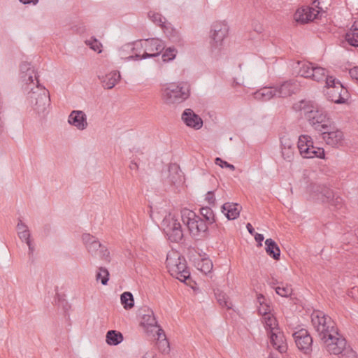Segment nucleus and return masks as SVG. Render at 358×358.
Masks as SVG:
<instances>
[{
	"instance_id": "nucleus-33",
	"label": "nucleus",
	"mask_w": 358,
	"mask_h": 358,
	"mask_svg": "<svg viewBox=\"0 0 358 358\" xmlns=\"http://www.w3.org/2000/svg\"><path fill=\"white\" fill-rule=\"evenodd\" d=\"M304 158H319L324 159L325 157L324 150L322 148L315 147L313 144L302 155Z\"/></svg>"
},
{
	"instance_id": "nucleus-44",
	"label": "nucleus",
	"mask_w": 358,
	"mask_h": 358,
	"mask_svg": "<svg viewBox=\"0 0 358 358\" xmlns=\"http://www.w3.org/2000/svg\"><path fill=\"white\" fill-rule=\"evenodd\" d=\"M177 53V50L174 47L167 48L162 55V58L164 62H170L175 59Z\"/></svg>"
},
{
	"instance_id": "nucleus-40",
	"label": "nucleus",
	"mask_w": 358,
	"mask_h": 358,
	"mask_svg": "<svg viewBox=\"0 0 358 358\" xmlns=\"http://www.w3.org/2000/svg\"><path fill=\"white\" fill-rule=\"evenodd\" d=\"M257 301L260 304V306L258 309L259 313L264 316L269 315L271 312V308L268 304L265 303V297L262 294H259L257 297Z\"/></svg>"
},
{
	"instance_id": "nucleus-52",
	"label": "nucleus",
	"mask_w": 358,
	"mask_h": 358,
	"mask_svg": "<svg viewBox=\"0 0 358 358\" xmlns=\"http://www.w3.org/2000/svg\"><path fill=\"white\" fill-rule=\"evenodd\" d=\"M205 200L209 205L214 206L215 205V196L214 191H208L205 197Z\"/></svg>"
},
{
	"instance_id": "nucleus-20",
	"label": "nucleus",
	"mask_w": 358,
	"mask_h": 358,
	"mask_svg": "<svg viewBox=\"0 0 358 358\" xmlns=\"http://www.w3.org/2000/svg\"><path fill=\"white\" fill-rule=\"evenodd\" d=\"M317 108V106L315 103L306 99L301 100L293 105V109L303 114L306 120L313 114Z\"/></svg>"
},
{
	"instance_id": "nucleus-46",
	"label": "nucleus",
	"mask_w": 358,
	"mask_h": 358,
	"mask_svg": "<svg viewBox=\"0 0 358 358\" xmlns=\"http://www.w3.org/2000/svg\"><path fill=\"white\" fill-rule=\"evenodd\" d=\"M275 289L276 293L282 297H287L292 293V289L289 285L278 286L275 288Z\"/></svg>"
},
{
	"instance_id": "nucleus-14",
	"label": "nucleus",
	"mask_w": 358,
	"mask_h": 358,
	"mask_svg": "<svg viewBox=\"0 0 358 358\" xmlns=\"http://www.w3.org/2000/svg\"><path fill=\"white\" fill-rule=\"evenodd\" d=\"M297 348L304 354H310L312 351L313 338L308 331L301 329L292 334Z\"/></svg>"
},
{
	"instance_id": "nucleus-25",
	"label": "nucleus",
	"mask_w": 358,
	"mask_h": 358,
	"mask_svg": "<svg viewBox=\"0 0 358 358\" xmlns=\"http://www.w3.org/2000/svg\"><path fill=\"white\" fill-rule=\"evenodd\" d=\"M143 312L141 321V325L149 331L152 328H158L157 320L154 315L153 311L148 308L142 309Z\"/></svg>"
},
{
	"instance_id": "nucleus-36",
	"label": "nucleus",
	"mask_w": 358,
	"mask_h": 358,
	"mask_svg": "<svg viewBox=\"0 0 358 358\" xmlns=\"http://www.w3.org/2000/svg\"><path fill=\"white\" fill-rule=\"evenodd\" d=\"M216 299L220 306L231 309L232 308V303L230 301L229 296L224 292L217 290L215 293Z\"/></svg>"
},
{
	"instance_id": "nucleus-18",
	"label": "nucleus",
	"mask_w": 358,
	"mask_h": 358,
	"mask_svg": "<svg viewBox=\"0 0 358 358\" xmlns=\"http://www.w3.org/2000/svg\"><path fill=\"white\" fill-rule=\"evenodd\" d=\"M182 120L187 127L196 130L203 126L202 119L190 108H187L183 111Z\"/></svg>"
},
{
	"instance_id": "nucleus-3",
	"label": "nucleus",
	"mask_w": 358,
	"mask_h": 358,
	"mask_svg": "<svg viewBox=\"0 0 358 358\" xmlns=\"http://www.w3.org/2000/svg\"><path fill=\"white\" fill-rule=\"evenodd\" d=\"M325 1L314 0L310 6H306L299 8L294 15V20L297 23L303 24L315 19L321 18L327 9V7L324 6Z\"/></svg>"
},
{
	"instance_id": "nucleus-29",
	"label": "nucleus",
	"mask_w": 358,
	"mask_h": 358,
	"mask_svg": "<svg viewBox=\"0 0 358 358\" xmlns=\"http://www.w3.org/2000/svg\"><path fill=\"white\" fill-rule=\"evenodd\" d=\"M222 212L228 220H235L239 216L240 207L238 203H225L222 206Z\"/></svg>"
},
{
	"instance_id": "nucleus-12",
	"label": "nucleus",
	"mask_w": 358,
	"mask_h": 358,
	"mask_svg": "<svg viewBox=\"0 0 358 358\" xmlns=\"http://www.w3.org/2000/svg\"><path fill=\"white\" fill-rule=\"evenodd\" d=\"M20 78L24 83L22 86L24 91L29 90V86H34L38 80V73L30 66L28 62H22L20 66Z\"/></svg>"
},
{
	"instance_id": "nucleus-48",
	"label": "nucleus",
	"mask_w": 358,
	"mask_h": 358,
	"mask_svg": "<svg viewBox=\"0 0 358 358\" xmlns=\"http://www.w3.org/2000/svg\"><path fill=\"white\" fill-rule=\"evenodd\" d=\"M96 257H99L101 259L109 262L110 261V252L105 247L102 246L101 249L99 250L98 255H96Z\"/></svg>"
},
{
	"instance_id": "nucleus-8",
	"label": "nucleus",
	"mask_w": 358,
	"mask_h": 358,
	"mask_svg": "<svg viewBox=\"0 0 358 358\" xmlns=\"http://www.w3.org/2000/svg\"><path fill=\"white\" fill-rule=\"evenodd\" d=\"M301 65L299 74L306 78H310L316 82H323L327 76L325 69L317 66L311 62H299Z\"/></svg>"
},
{
	"instance_id": "nucleus-7",
	"label": "nucleus",
	"mask_w": 358,
	"mask_h": 358,
	"mask_svg": "<svg viewBox=\"0 0 358 358\" xmlns=\"http://www.w3.org/2000/svg\"><path fill=\"white\" fill-rule=\"evenodd\" d=\"M162 226L164 233L170 241L178 243L182 239L184 235L182 226L174 216L171 215L166 216L162 222Z\"/></svg>"
},
{
	"instance_id": "nucleus-61",
	"label": "nucleus",
	"mask_w": 358,
	"mask_h": 358,
	"mask_svg": "<svg viewBox=\"0 0 358 358\" xmlns=\"http://www.w3.org/2000/svg\"><path fill=\"white\" fill-rule=\"evenodd\" d=\"M246 228L250 234L252 236L257 233L255 232V229L253 228L252 225L250 223H248L246 224Z\"/></svg>"
},
{
	"instance_id": "nucleus-47",
	"label": "nucleus",
	"mask_w": 358,
	"mask_h": 358,
	"mask_svg": "<svg viewBox=\"0 0 358 358\" xmlns=\"http://www.w3.org/2000/svg\"><path fill=\"white\" fill-rule=\"evenodd\" d=\"M342 202L343 199L333 192V196L329 199V201H325L324 203H327L330 206H334L336 208H339L342 206Z\"/></svg>"
},
{
	"instance_id": "nucleus-43",
	"label": "nucleus",
	"mask_w": 358,
	"mask_h": 358,
	"mask_svg": "<svg viewBox=\"0 0 358 358\" xmlns=\"http://www.w3.org/2000/svg\"><path fill=\"white\" fill-rule=\"evenodd\" d=\"M148 17L155 24L161 27H163L166 22L165 17L158 13L150 11L148 13Z\"/></svg>"
},
{
	"instance_id": "nucleus-15",
	"label": "nucleus",
	"mask_w": 358,
	"mask_h": 358,
	"mask_svg": "<svg viewBox=\"0 0 358 358\" xmlns=\"http://www.w3.org/2000/svg\"><path fill=\"white\" fill-rule=\"evenodd\" d=\"M321 132L322 138L327 145L334 148H338L343 145L344 135L342 131L339 129L331 130V127Z\"/></svg>"
},
{
	"instance_id": "nucleus-16",
	"label": "nucleus",
	"mask_w": 358,
	"mask_h": 358,
	"mask_svg": "<svg viewBox=\"0 0 358 358\" xmlns=\"http://www.w3.org/2000/svg\"><path fill=\"white\" fill-rule=\"evenodd\" d=\"M278 97H287L297 93L300 90L299 83L296 80H289L275 85Z\"/></svg>"
},
{
	"instance_id": "nucleus-13",
	"label": "nucleus",
	"mask_w": 358,
	"mask_h": 358,
	"mask_svg": "<svg viewBox=\"0 0 358 358\" xmlns=\"http://www.w3.org/2000/svg\"><path fill=\"white\" fill-rule=\"evenodd\" d=\"M315 130L322 131L331 127V121L327 117V113L322 109L318 108L315 110L313 114L307 120Z\"/></svg>"
},
{
	"instance_id": "nucleus-38",
	"label": "nucleus",
	"mask_w": 358,
	"mask_h": 358,
	"mask_svg": "<svg viewBox=\"0 0 358 358\" xmlns=\"http://www.w3.org/2000/svg\"><path fill=\"white\" fill-rule=\"evenodd\" d=\"M121 303L125 309H131L134 306L133 295L129 292H125L121 294Z\"/></svg>"
},
{
	"instance_id": "nucleus-37",
	"label": "nucleus",
	"mask_w": 358,
	"mask_h": 358,
	"mask_svg": "<svg viewBox=\"0 0 358 358\" xmlns=\"http://www.w3.org/2000/svg\"><path fill=\"white\" fill-rule=\"evenodd\" d=\"M184 257L180 256L178 253L173 252L171 254H168L166 260V267L169 269V273L173 270L179 261Z\"/></svg>"
},
{
	"instance_id": "nucleus-57",
	"label": "nucleus",
	"mask_w": 358,
	"mask_h": 358,
	"mask_svg": "<svg viewBox=\"0 0 358 358\" xmlns=\"http://www.w3.org/2000/svg\"><path fill=\"white\" fill-rule=\"evenodd\" d=\"M16 229L17 231V233H19L22 231H27V230H29V228L25 223H24L20 219H19L17 224L16 226Z\"/></svg>"
},
{
	"instance_id": "nucleus-32",
	"label": "nucleus",
	"mask_w": 358,
	"mask_h": 358,
	"mask_svg": "<svg viewBox=\"0 0 358 358\" xmlns=\"http://www.w3.org/2000/svg\"><path fill=\"white\" fill-rule=\"evenodd\" d=\"M124 339L121 332L116 330H109L106 333V342L109 345H117L122 342Z\"/></svg>"
},
{
	"instance_id": "nucleus-42",
	"label": "nucleus",
	"mask_w": 358,
	"mask_h": 358,
	"mask_svg": "<svg viewBox=\"0 0 358 358\" xmlns=\"http://www.w3.org/2000/svg\"><path fill=\"white\" fill-rule=\"evenodd\" d=\"M96 280H100L103 285H106L109 280L108 271L104 267H99L96 274Z\"/></svg>"
},
{
	"instance_id": "nucleus-62",
	"label": "nucleus",
	"mask_w": 358,
	"mask_h": 358,
	"mask_svg": "<svg viewBox=\"0 0 358 358\" xmlns=\"http://www.w3.org/2000/svg\"><path fill=\"white\" fill-rule=\"evenodd\" d=\"M129 168L131 170H137L138 166V164L136 162H131L130 165H129Z\"/></svg>"
},
{
	"instance_id": "nucleus-24",
	"label": "nucleus",
	"mask_w": 358,
	"mask_h": 358,
	"mask_svg": "<svg viewBox=\"0 0 358 358\" xmlns=\"http://www.w3.org/2000/svg\"><path fill=\"white\" fill-rule=\"evenodd\" d=\"M268 334L271 343L273 348H275L280 353L286 352L287 347L282 333L280 332L278 329V331H275Z\"/></svg>"
},
{
	"instance_id": "nucleus-49",
	"label": "nucleus",
	"mask_w": 358,
	"mask_h": 358,
	"mask_svg": "<svg viewBox=\"0 0 358 358\" xmlns=\"http://www.w3.org/2000/svg\"><path fill=\"white\" fill-rule=\"evenodd\" d=\"M294 149H289V148H282V156L284 158L285 160L287 162H292L294 158Z\"/></svg>"
},
{
	"instance_id": "nucleus-5",
	"label": "nucleus",
	"mask_w": 358,
	"mask_h": 358,
	"mask_svg": "<svg viewBox=\"0 0 358 358\" xmlns=\"http://www.w3.org/2000/svg\"><path fill=\"white\" fill-rule=\"evenodd\" d=\"M311 319L314 329L321 340L327 338L328 334L331 333V329H336L331 317L326 315L323 312H313Z\"/></svg>"
},
{
	"instance_id": "nucleus-55",
	"label": "nucleus",
	"mask_w": 358,
	"mask_h": 358,
	"mask_svg": "<svg viewBox=\"0 0 358 358\" xmlns=\"http://www.w3.org/2000/svg\"><path fill=\"white\" fill-rule=\"evenodd\" d=\"M120 55L122 57V58H125V59L127 60H129L128 59L129 57H130L131 55H127L129 52H133V49H124V45H122L120 50Z\"/></svg>"
},
{
	"instance_id": "nucleus-10",
	"label": "nucleus",
	"mask_w": 358,
	"mask_h": 358,
	"mask_svg": "<svg viewBox=\"0 0 358 358\" xmlns=\"http://www.w3.org/2000/svg\"><path fill=\"white\" fill-rule=\"evenodd\" d=\"M322 341L326 344L327 350L330 354L340 355L346 347V341L339 335L337 329H331V333Z\"/></svg>"
},
{
	"instance_id": "nucleus-19",
	"label": "nucleus",
	"mask_w": 358,
	"mask_h": 358,
	"mask_svg": "<svg viewBox=\"0 0 358 358\" xmlns=\"http://www.w3.org/2000/svg\"><path fill=\"white\" fill-rule=\"evenodd\" d=\"M68 122L79 130H84L87 127V115L82 110H73L68 117Z\"/></svg>"
},
{
	"instance_id": "nucleus-17",
	"label": "nucleus",
	"mask_w": 358,
	"mask_h": 358,
	"mask_svg": "<svg viewBox=\"0 0 358 358\" xmlns=\"http://www.w3.org/2000/svg\"><path fill=\"white\" fill-rule=\"evenodd\" d=\"M337 84V87H332L327 92L329 99L335 103H345L349 98V93L339 81Z\"/></svg>"
},
{
	"instance_id": "nucleus-58",
	"label": "nucleus",
	"mask_w": 358,
	"mask_h": 358,
	"mask_svg": "<svg viewBox=\"0 0 358 358\" xmlns=\"http://www.w3.org/2000/svg\"><path fill=\"white\" fill-rule=\"evenodd\" d=\"M253 236H255V241L257 242V246H262V241L264 239V235L259 233H256Z\"/></svg>"
},
{
	"instance_id": "nucleus-41",
	"label": "nucleus",
	"mask_w": 358,
	"mask_h": 358,
	"mask_svg": "<svg viewBox=\"0 0 358 358\" xmlns=\"http://www.w3.org/2000/svg\"><path fill=\"white\" fill-rule=\"evenodd\" d=\"M133 49V52L138 54L143 49H145L144 41L138 40L133 43H129L124 45V49Z\"/></svg>"
},
{
	"instance_id": "nucleus-35",
	"label": "nucleus",
	"mask_w": 358,
	"mask_h": 358,
	"mask_svg": "<svg viewBox=\"0 0 358 358\" xmlns=\"http://www.w3.org/2000/svg\"><path fill=\"white\" fill-rule=\"evenodd\" d=\"M264 323L268 334L279 329L278 328V322L275 317L271 314L264 316Z\"/></svg>"
},
{
	"instance_id": "nucleus-64",
	"label": "nucleus",
	"mask_w": 358,
	"mask_h": 358,
	"mask_svg": "<svg viewBox=\"0 0 358 358\" xmlns=\"http://www.w3.org/2000/svg\"><path fill=\"white\" fill-rule=\"evenodd\" d=\"M164 343L169 347V343L166 340L164 339Z\"/></svg>"
},
{
	"instance_id": "nucleus-23",
	"label": "nucleus",
	"mask_w": 358,
	"mask_h": 358,
	"mask_svg": "<svg viewBox=\"0 0 358 358\" xmlns=\"http://www.w3.org/2000/svg\"><path fill=\"white\" fill-rule=\"evenodd\" d=\"M83 241L87 250V251L92 255H98L101 248L103 246L99 240L90 234H84L82 236Z\"/></svg>"
},
{
	"instance_id": "nucleus-39",
	"label": "nucleus",
	"mask_w": 358,
	"mask_h": 358,
	"mask_svg": "<svg viewBox=\"0 0 358 358\" xmlns=\"http://www.w3.org/2000/svg\"><path fill=\"white\" fill-rule=\"evenodd\" d=\"M213 266L211 260L208 258L202 259L197 263V268L205 274L210 273Z\"/></svg>"
},
{
	"instance_id": "nucleus-22",
	"label": "nucleus",
	"mask_w": 358,
	"mask_h": 358,
	"mask_svg": "<svg viewBox=\"0 0 358 358\" xmlns=\"http://www.w3.org/2000/svg\"><path fill=\"white\" fill-rule=\"evenodd\" d=\"M200 214L202 216V219H203L205 223L207 224V226L211 231H217L219 230L220 225L217 223L216 217L213 213V210L210 207H201L200 208Z\"/></svg>"
},
{
	"instance_id": "nucleus-51",
	"label": "nucleus",
	"mask_w": 358,
	"mask_h": 358,
	"mask_svg": "<svg viewBox=\"0 0 358 358\" xmlns=\"http://www.w3.org/2000/svg\"><path fill=\"white\" fill-rule=\"evenodd\" d=\"M216 165L220 166L221 168H228L231 171L235 170V166L233 164L228 163L227 162L222 159L220 157H217L215 160Z\"/></svg>"
},
{
	"instance_id": "nucleus-63",
	"label": "nucleus",
	"mask_w": 358,
	"mask_h": 358,
	"mask_svg": "<svg viewBox=\"0 0 358 358\" xmlns=\"http://www.w3.org/2000/svg\"><path fill=\"white\" fill-rule=\"evenodd\" d=\"M143 358H155L152 353H146Z\"/></svg>"
},
{
	"instance_id": "nucleus-50",
	"label": "nucleus",
	"mask_w": 358,
	"mask_h": 358,
	"mask_svg": "<svg viewBox=\"0 0 358 358\" xmlns=\"http://www.w3.org/2000/svg\"><path fill=\"white\" fill-rule=\"evenodd\" d=\"M323 81L325 83V86L329 89V90L332 87H336L338 86V81H336V79L332 76H329L327 75Z\"/></svg>"
},
{
	"instance_id": "nucleus-9",
	"label": "nucleus",
	"mask_w": 358,
	"mask_h": 358,
	"mask_svg": "<svg viewBox=\"0 0 358 358\" xmlns=\"http://www.w3.org/2000/svg\"><path fill=\"white\" fill-rule=\"evenodd\" d=\"M145 52L141 55L136 54L134 56L128 57L129 59H145L148 58L155 57L159 55L161 52L164 49L162 41L158 38H149L144 40Z\"/></svg>"
},
{
	"instance_id": "nucleus-11",
	"label": "nucleus",
	"mask_w": 358,
	"mask_h": 358,
	"mask_svg": "<svg viewBox=\"0 0 358 358\" xmlns=\"http://www.w3.org/2000/svg\"><path fill=\"white\" fill-rule=\"evenodd\" d=\"M311 199L324 203L325 201H329L333 196V191L327 186L317 183H311L308 187Z\"/></svg>"
},
{
	"instance_id": "nucleus-27",
	"label": "nucleus",
	"mask_w": 358,
	"mask_h": 358,
	"mask_svg": "<svg viewBox=\"0 0 358 358\" xmlns=\"http://www.w3.org/2000/svg\"><path fill=\"white\" fill-rule=\"evenodd\" d=\"M275 86L264 87L255 92L254 96L256 99L266 101L272 98L278 97Z\"/></svg>"
},
{
	"instance_id": "nucleus-2",
	"label": "nucleus",
	"mask_w": 358,
	"mask_h": 358,
	"mask_svg": "<svg viewBox=\"0 0 358 358\" xmlns=\"http://www.w3.org/2000/svg\"><path fill=\"white\" fill-rule=\"evenodd\" d=\"M25 92H27V99L34 110L38 114H44L50 101L48 91L37 80V83L29 86V90Z\"/></svg>"
},
{
	"instance_id": "nucleus-21",
	"label": "nucleus",
	"mask_w": 358,
	"mask_h": 358,
	"mask_svg": "<svg viewBox=\"0 0 358 358\" xmlns=\"http://www.w3.org/2000/svg\"><path fill=\"white\" fill-rule=\"evenodd\" d=\"M170 273L172 276L183 282H185L186 280L189 278L190 273L187 270L185 257H183L181 261H179L178 263L175 265V267L173 268Z\"/></svg>"
},
{
	"instance_id": "nucleus-60",
	"label": "nucleus",
	"mask_w": 358,
	"mask_h": 358,
	"mask_svg": "<svg viewBox=\"0 0 358 358\" xmlns=\"http://www.w3.org/2000/svg\"><path fill=\"white\" fill-rule=\"evenodd\" d=\"M19 1L24 5L31 3H32L33 5H36L38 3L39 0H19Z\"/></svg>"
},
{
	"instance_id": "nucleus-59",
	"label": "nucleus",
	"mask_w": 358,
	"mask_h": 358,
	"mask_svg": "<svg viewBox=\"0 0 358 358\" xmlns=\"http://www.w3.org/2000/svg\"><path fill=\"white\" fill-rule=\"evenodd\" d=\"M26 244L27 245V246L29 248V252H28L29 256V257H31L34 255V252L35 250L34 245L33 244L31 241H27V243H26Z\"/></svg>"
},
{
	"instance_id": "nucleus-56",
	"label": "nucleus",
	"mask_w": 358,
	"mask_h": 358,
	"mask_svg": "<svg viewBox=\"0 0 358 358\" xmlns=\"http://www.w3.org/2000/svg\"><path fill=\"white\" fill-rule=\"evenodd\" d=\"M349 74L352 79L355 80L358 84V66H355L350 69Z\"/></svg>"
},
{
	"instance_id": "nucleus-1",
	"label": "nucleus",
	"mask_w": 358,
	"mask_h": 358,
	"mask_svg": "<svg viewBox=\"0 0 358 358\" xmlns=\"http://www.w3.org/2000/svg\"><path fill=\"white\" fill-rule=\"evenodd\" d=\"M181 219L183 224L187 227L192 236L196 238H206L209 236H216L218 232L211 231L201 217L197 215L194 211L185 208L181 210Z\"/></svg>"
},
{
	"instance_id": "nucleus-6",
	"label": "nucleus",
	"mask_w": 358,
	"mask_h": 358,
	"mask_svg": "<svg viewBox=\"0 0 358 358\" xmlns=\"http://www.w3.org/2000/svg\"><path fill=\"white\" fill-rule=\"evenodd\" d=\"M211 52L217 57L222 47L224 39L229 32V26L224 22H217L212 25L211 29Z\"/></svg>"
},
{
	"instance_id": "nucleus-31",
	"label": "nucleus",
	"mask_w": 358,
	"mask_h": 358,
	"mask_svg": "<svg viewBox=\"0 0 358 358\" xmlns=\"http://www.w3.org/2000/svg\"><path fill=\"white\" fill-rule=\"evenodd\" d=\"M346 41L352 46L358 47V22H355L352 28L345 34Z\"/></svg>"
},
{
	"instance_id": "nucleus-34",
	"label": "nucleus",
	"mask_w": 358,
	"mask_h": 358,
	"mask_svg": "<svg viewBox=\"0 0 358 358\" xmlns=\"http://www.w3.org/2000/svg\"><path fill=\"white\" fill-rule=\"evenodd\" d=\"M312 144H313V142L310 136L308 135H301L299 136L298 141V149L301 156L306 150L309 149V147L311 146Z\"/></svg>"
},
{
	"instance_id": "nucleus-54",
	"label": "nucleus",
	"mask_w": 358,
	"mask_h": 358,
	"mask_svg": "<svg viewBox=\"0 0 358 358\" xmlns=\"http://www.w3.org/2000/svg\"><path fill=\"white\" fill-rule=\"evenodd\" d=\"M294 149V144L290 141L289 138H281V148Z\"/></svg>"
},
{
	"instance_id": "nucleus-4",
	"label": "nucleus",
	"mask_w": 358,
	"mask_h": 358,
	"mask_svg": "<svg viewBox=\"0 0 358 358\" xmlns=\"http://www.w3.org/2000/svg\"><path fill=\"white\" fill-rule=\"evenodd\" d=\"M190 86L187 83H171L162 90V97L167 105L180 103L189 96Z\"/></svg>"
},
{
	"instance_id": "nucleus-45",
	"label": "nucleus",
	"mask_w": 358,
	"mask_h": 358,
	"mask_svg": "<svg viewBox=\"0 0 358 358\" xmlns=\"http://www.w3.org/2000/svg\"><path fill=\"white\" fill-rule=\"evenodd\" d=\"M87 45L90 46L93 50L100 53L101 52V48L102 47L101 43L94 37H92L90 39L85 41Z\"/></svg>"
},
{
	"instance_id": "nucleus-53",
	"label": "nucleus",
	"mask_w": 358,
	"mask_h": 358,
	"mask_svg": "<svg viewBox=\"0 0 358 358\" xmlns=\"http://www.w3.org/2000/svg\"><path fill=\"white\" fill-rule=\"evenodd\" d=\"M17 235H18V237L22 241H24L25 243H27V241H31V234H30V231L29 230H27V231H20L19 233H17Z\"/></svg>"
},
{
	"instance_id": "nucleus-30",
	"label": "nucleus",
	"mask_w": 358,
	"mask_h": 358,
	"mask_svg": "<svg viewBox=\"0 0 358 358\" xmlns=\"http://www.w3.org/2000/svg\"><path fill=\"white\" fill-rule=\"evenodd\" d=\"M265 250L268 256L275 260H278L280 257V250L277 243L271 238L265 241Z\"/></svg>"
},
{
	"instance_id": "nucleus-28",
	"label": "nucleus",
	"mask_w": 358,
	"mask_h": 358,
	"mask_svg": "<svg viewBox=\"0 0 358 358\" xmlns=\"http://www.w3.org/2000/svg\"><path fill=\"white\" fill-rule=\"evenodd\" d=\"M121 78L120 73L117 71H113L108 74L99 77L102 83V85L105 89H112L115 87L117 83L120 80Z\"/></svg>"
},
{
	"instance_id": "nucleus-26",
	"label": "nucleus",
	"mask_w": 358,
	"mask_h": 358,
	"mask_svg": "<svg viewBox=\"0 0 358 358\" xmlns=\"http://www.w3.org/2000/svg\"><path fill=\"white\" fill-rule=\"evenodd\" d=\"M168 173L165 180L168 185H173L182 181V172L176 164H171L169 166Z\"/></svg>"
}]
</instances>
